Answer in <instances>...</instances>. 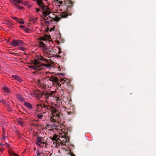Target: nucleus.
<instances>
[{
  "mask_svg": "<svg viewBox=\"0 0 156 156\" xmlns=\"http://www.w3.org/2000/svg\"><path fill=\"white\" fill-rule=\"evenodd\" d=\"M57 85L58 86V87H60V86L61 85V84L59 83H58L57 84Z\"/></svg>",
  "mask_w": 156,
  "mask_h": 156,
  "instance_id": "nucleus-35",
  "label": "nucleus"
},
{
  "mask_svg": "<svg viewBox=\"0 0 156 156\" xmlns=\"http://www.w3.org/2000/svg\"><path fill=\"white\" fill-rule=\"evenodd\" d=\"M5 134H3L2 135V137L1 139V140L2 141H4L5 140Z\"/></svg>",
  "mask_w": 156,
  "mask_h": 156,
  "instance_id": "nucleus-26",
  "label": "nucleus"
},
{
  "mask_svg": "<svg viewBox=\"0 0 156 156\" xmlns=\"http://www.w3.org/2000/svg\"><path fill=\"white\" fill-rule=\"evenodd\" d=\"M37 117L39 119H42L43 117V115L40 114H39L37 115Z\"/></svg>",
  "mask_w": 156,
  "mask_h": 156,
  "instance_id": "nucleus-24",
  "label": "nucleus"
},
{
  "mask_svg": "<svg viewBox=\"0 0 156 156\" xmlns=\"http://www.w3.org/2000/svg\"><path fill=\"white\" fill-rule=\"evenodd\" d=\"M23 30L25 31L26 32H28L30 31L26 27H25Z\"/></svg>",
  "mask_w": 156,
  "mask_h": 156,
  "instance_id": "nucleus-25",
  "label": "nucleus"
},
{
  "mask_svg": "<svg viewBox=\"0 0 156 156\" xmlns=\"http://www.w3.org/2000/svg\"><path fill=\"white\" fill-rule=\"evenodd\" d=\"M22 6H21V7H19V8H20V9H21V8H22Z\"/></svg>",
  "mask_w": 156,
  "mask_h": 156,
  "instance_id": "nucleus-40",
  "label": "nucleus"
},
{
  "mask_svg": "<svg viewBox=\"0 0 156 156\" xmlns=\"http://www.w3.org/2000/svg\"><path fill=\"white\" fill-rule=\"evenodd\" d=\"M37 59H35L33 64L28 66L32 69L39 70L42 68V65L46 67L50 68L52 67V62L50 59H47L41 55H37Z\"/></svg>",
  "mask_w": 156,
  "mask_h": 156,
  "instance_id": "nucleus-1",
  "label": "nucleus"
},
{
  "mask_svg": "<svg viewBox=\"0 0 156 156\" xmlns=\"http://www.w3.org/2000/svg\"><path fill=\"white\" fill-rule=\"evenodd\" d=\"M60 137H66V132L64 129H61L59 132Z\"/></svg>",
  "mask_w": 156,
  "mask_h": 156,
  "instance_id": "nucleus-11",
  "label": "nucleus"
},
{
  "mask_svg": "<svg viewBox=\"0 0 156 156\" xmlns=\"http://www.w3.org/2000/svg\"><path fill=\"white\" fill-rule=\"evenodd\" d=\"M0 102H1L2 103H3L5 105H6V103L4 101L2 100H2H0Z\"/></svg>",
  "mask_w": 156,
  "mask_h": 156,
  "instance_id": "nucleus-29",
  "label": "nucleus"
},
{
  "mask_svg": "<svg viewBox=\"0 0 156 156\" xmlns=\"http://www.w3.org/2000/svg\"><path fill=\"white\" fill-rule=\"evenodd\" d=\"M10 2L13 4L16 3L23 4V2L21 0H9Z\"/></svg>",
  "mask_w": 156,
  "mask_h": 156,
  "instance_id": "nucleus-15",
  "label": "nucleus"
},
{
  "mask_svg": "<svg viewBox=\"0 0 156 156\" xmlns=\"http://www.w3.org/2000/svg\"><path fill=\"white\" fill-rule=\"evenodd\" d=\"M37 106L38 109L37 110L38 111L43 108H45V109H46L48 111V114L50 115L49 116H50V119L51 122H56L57 119L58 118V112L55 108H52L49 105H46L42 104H38Z\"/></svg>",
  "mask_w": 156,
  "mask_h": 156,
  "instance_id": "nucleus-2",
  "label": "nucleus"
},
{
  "mask_svg": "<svg viewBox=\"0 0 156 156\" xmlns=\"http://www.w3.org/2000/svg\"><path fill=\"white\" fill-rule=\"evenodd\" d=\"M12 78L14 79L17 80L18 81L20 82L21 83L22 81V79L19 76L14 75L12 76Z\"/></svg>",
  "mask_w": 156,
  "mask_h": 156,
  "instance_id": "nucleus-14",
  "label": "nucleus"
},
{
  "mask_svg": "<svg viewBox=\"0 0 156 156\" xmlns=\"http://www.w3.org/2000/svg\"><path fill=\"white\" fill-rule=\"evenodd\" d=\"M58 126L53 124H47L45 126V128L46 130L54 131L57 129Z\"/></svg>",
  "mask_w": 156,
  "mask_h": 156,
  "instance_id": "nucleus-10",
  "label": "nucleus"
},
{
  "mask_svg": "<svg viewBox=\"0 0 156 156\" xmlns=\"http://www.w3.org/2000/svg\"><path fill=\"white\" fill-rule=\"evenodd\" d=\"M70 6H72V3L71 2V3H70Z\"/></svg>",
  "mask_w": 156,
  "mask_h": 156,
  "instance_id": "nucleus-38",
  "label": "nucleus"
},
{
  "mask_svg": "<svg viewBox=\"0 0 156 156\" xmlns=\"http://www.w3.org/2000/svg\"><path fill=\"white\" fill-rule=\"evenodd\" d=\"M13 156H19V155H18L17 154H16V153H14L13 154Z\"/></svg>",
  "mask_w": 156,
  "mask_h": 156,
  "instance_id": "nucleus-34",
  "label": "nucleus"
},
{
  "mask_svg": "<svg viewBox=\"0 0 156 156\" xmlns=\"http://www.w3.org/2000/svg\"><path fill=\"white\" fill-rule=\"evenodd\" d=\"M54 91H50V92H48L45 94H44L45 98L48 99H50L51 102H53L54 103H59L60 100L58 98L53 96V94L54 93Z\"/></svg>",
  "mask_w": 156,
  "mask_h": 156,
  "instance_id": "nucleus-6",
  "label": "nucleus"
},
{
  "mask_svg": "<svg viewBox=\"0 0 156 156\" xmlns=\"http://www.w3.org/2000/svg\"><path fill=\"white\" fill-rule=\"evenodd\" d=\"M4 145L1 142H0V146H3Z\"/></svg>",
  "mask_w": 156,
  "mask_h": 156,
  "instance_id": "nucleus-36",
  "label": "nucleus"
},
{
  "mask_svg": "<svg viewBox=\"0 0 156 156\" xmlns=\"http://www.w3.org/2000/svg\"><path fill=\"white\" fill-rule=\"evenodd\" d=\"M55 26H53L51 28H50V30H49V29L48 27H47V28L46 29V30H47V32H48V31H50V32H51L52 31H55V30L56 31V30H55Z\"/></svg>",
  "mask_w": 156,
  "mask_h": 156,
  "instance_id": "nucleus-19",
  "label": "nucleus"
},
{
  "mask_svg": "<svg viewBox=\"0 0 156 156\" xmlns=\"http://www.w3.org/2000/svg\"><path fill=\"white\" fill-rule=\"evenodd\" d=\"M11 44L13 47H18L19 49L22 51H25L26 50V44L20 40H13Z\"/></svg>",
  "mask_w": 156,
  "mask_h": 156,
  "instance_id": "nucleus-5",
  "label": "nucleus"
},
{
  "mask_svg": "<svg viewBox=\"0 0 156 156\" xmlns=\"http://www.w3.org/2000/svg\"><path fill=\"white\" fill-rule=\"evenodd\" d=\"M47 141L45 137L38 136L36 138L35 143L38 147L43 149L45 152H47L48 154L49 151H47V150L49 146L47 144Z\"/></svg>",
  "mask_w": 156,
  "mask_h": 156,
  "instance_id": "nucleus-3",
  "label": "nucleus"
},
{
  "mask_svg": "<svg viewBox=\"0 0 156 156\" xmlns=\"http://www.w3.org/2000/svg\"><path fill=\"white\" fill-rule=\"evenodd\" d=\"M37 94H38V96L37 98V99H39L38 97L41 96V94L40 93V92H38Z\"/></svg>",
  "mask_w": 156,
  "mask_h": 156,
  "instance_id": "nucleus-28",
  "label": "nucleus"
},
{
  "mask_svg": "<svg viewBox=\"0 0 156 156\" xmlns=\"http://www.w3.org/2000/svg\"><path fill=\"white\" fill-rule=\"evenodd\" d=\"M4 149V148H2L1 149V150H3Z\"/></svg>",
  "mask_w": 156,
  "mask_h": 156,
  "instance_id": "nucleus-39",
  "label": "nucleus"
},
{
  "mask_svg": "<svg viewBox=\"0 0 156 156\" xmlns=\"http://www.w3.org/2000/svg\"><path fill=\"white\" fill-rule=\"evenodd\" d=\"M2 89L4 92L7 94H9L10 92L9 89L7 87L5 86L3 87Z\"/></svg>",
  "mask_w": 156,
  "mask_h": 156,
  "instance_id": "nucleus-16",
  "label": "nucleus"
},
{
  "mask_svg": "<svg viewBox=\"0 0 156 156\" xmlns=\"http://www.w3.org/2000/svg\"><path fill=\"white\" fill-rule=\"evenodd\" d=\"M24 105L28 108H32L31 105L29 103L25 102L24 104Z\"/></svg>",
  "mask_w": 156,
  "mask_h": 156,
  "instance_id": "nucleus-22",
  "label": "nucleus"
},
{
  "mask_svg": "<svg viewBox=\"0 0 156 156\" xmlns=\"http://www.w3.org/2000/svg\"><path fill=\"white\" fill-rule=\"evenodd\" d=\"M60 137L59 135H55L52 137V140L56 141H58V142Z\"/></svg>",
  "mask_w": 156,
  "mask_h": 156,
  "instance_id": "nucleus-18",
  "label": "nucleus"
},
{
  "mask_svg": "<svg viewBox=\"0 0 156 156\" xmlns=\"http://www.w3.org/2000/svg\"><path fill=\"white\" fill-rule=\"evenodd\" d=\"M25 27H24V26L23 25H21V26H20V27L21 28H22L23 29Z\"/></svg>",
  "mask_w": 156,
  "mask_h": 156,
  "instance_id": "nucleus-33",
  "label": "nucleus"
},
{
  "mask_svg": "<svg viewBox=\"0 0 156 156\" xmlns=\"http://www.w3.org/2000/svg\"><path fill=\"white\" fill-rule=\"evenodd\" d=\"M39 6L41 8L42 10L43 11V14L44 15L48 16L50 14L49 12L50 9L48 6L44 5L42 1L40 4H39Z\"/></svg>",
  "mask_w": 156,
  "mask_h": 156,
  "instance_id": "nucleus-8",
  "label": "nucleus"
},
{
  "mask_svg": "<svg viewBox=\"0 0 156 156\" xmlns=\"http://www.w3.org/2000/svg\"><path fill=\"white\" fill-rule=\"evenodd\" d=\"M40 11V10L38 8L36 9V11L37 12H38Z\"/></svg>",
  "mask_w": 156,
  "mask_h": 156,
  "instance_id": "nucleus-32",
  "label": "nucleus"
},
{
  "mask_svg": "<svg viewBox=\"0 0 156 156\" xmlns=\"http://www.w3.org/2000/svg\"><path fill=\"white\" fill-rule=\"evenodd\" d=\"M46 80L48 81V83L46 87H51L54 84V83H57L58 80L57 77L51 76L46 77L45 78V81Z\"/></svg>",
  "mask_w": 156,
  "mask_h": 156,
  "instance_id": "nucleus-7",
  "label": "nucleus"
},
{
  "mask_svg": "<svg viewBox=\"0 0 156 156\" xmlns=\"http://www.w3.org/2000/svg\"><path fill=\"white\" fill-rule=\"evenodd\" d=\"M2 23L5 24L9 28L11 29L12 27V26L10 24L9 22H3Z\"/></svg>",
  "mask_w": 156,
  "mask_h": 156,
  "instance_id": "nucleus-20",
  "label": "nucleus"
},
{
  "mask_svg": "<svg viewBox=\"0 0 156 156\" xmlns=\"http://www.w3.org/2000/svg\"><path fill=\"white\" fill-rule=\"evenodd\" d=\"M48 81H45V79L44 80L41 79L38 81L37 85L38 86L41 88L46 89L50 87H46V85H47Z\"/></svg>",
  "mask_w": 156,
  "mask_h": 156,
  "instance_id": "nucleus-9",
  "label": "nucleus"
},
{
  "mask_svg": "<svg viewBox=\"0 0 156 156\" xmlns=\"http://www.w3.org/2000/svg\"><path fill=\"white\" fill-rule=\"evenodd\" d=\"M36 154H37V155H41V154H42V153H41V152H40L39 151H38V150L37 151V152H36Z\"/></svg>",
  "mask_w": 156,
  "mask_h": 156,
  "instance_id": "nucleus-27",
  "label": "nucleus"
},
{
  "mask_svg": "<svg viewBox=\"0 0 156 156\" xmlns=\"http://www.w3.org/2000/svg\"><path fill=\"white\" fill-rule=\"evenodd\" d=\"M51 38L50 36L44 35V36L41 37L38 40V43L39 45V46L41 47L43 51L45 50L46 49L45 44L47 41H50Z\"/></svg>",
  "mask_w": 156,
  "mask_h": 156,
  "instance_id": "nucleus-4",
  "label": "nucleus"
},
{
  "mask_svg": "<svg viewBox=\"0 0 156 156\" xmlns=\"http://www.w3.org/2000/svg\"><path fill=\"white\" fill-rule=\"evenodd\" d=\"M60 81L61 82H62V83H64V82H65V80H64V79H61V81Z\"/></svg>",
  "mask_w": 156,
  "mask_h": 156,
  "instance_id": "nucleus-30",
  "label": "nucleus"
},
{
  "mask_svg": "<svg viewBox=\"0 0 156 156\" xmlns=\"http://www.w3.org/2000/svg\"><path fill=\"white\" fill-rule=\"evenodd\" d=\"M12 18L19 23L23 24L24 23V21L22 19H19L18 18L16 17H13Z\"/></svg>",
  "mask_w": 156,
  "mask_h": 156,
  "instance_id": "nucleus-12",
  "label": "nucleus"
},
{
  "mask_svg": "<svg viewBox=\"0 0 156 156\" xmlns=\"http://www.w3.org/2000/svg\"><path fill=\"white\" fill-rule=\"evenodd\" d=\"M61 17L62 18H66L67 16L68 15L67 13L66 12L62 13L61 15Z\"/></svg>",
  "mask_w": 156,
  "mask_h": 156,
  "instance_id": "nucleus-23",
  "label": "nucleus"
},
{
  "mask_svg": "<svg viewBox=\"0 0 156 156\" xmlns=\"http://www.w3.org/2000/svg\"><path fill=\"white\" fill-rule=\"evenodd\" d=\"M66 137H60L59 138V141L63 145L65 144L67 141Z\"/></svg>",
  "mask_w": 156,
  "mask_h": 156,
  "instance_id": "nucleus-13",
  "label": "nucleus"
},
{
  "mask_svg": "<svg viewBox=\"0 0 156 156\" xmlns=\"http://www.w3.org/2000/svg\"><path fill=\"white\" fill-rule=\"evenodd\" d=\"M7 144V145H6V146L7 147H9V145L8 144Z\"/></svg>",
  "mask_w": 156,
  "mask_h": 156,
  "instance_id": "nucleus-37",
  "label": "nucleus"
},
{
  "mask_svg": "<svg viewBox=\"0 0 156 156\" xmlns=\"http://www.w3.org/2000/svg\"><path fill=\"white\" fill-rule=\"evenodd\" d=\"M17 121L18 123L21 126H23L24 124V121L21 118H19L17 119Z\"/></svg>",
  "mask_w": 156,
  "mask_h": 156,
  "instance_id": "nucleus-17",
  "label": "nucleus"
},
{
  "mask_svg": "<svg viewBox=\"0 0 156 156\" xmlns=\"http://www.w3.org/2000/svg\"><path fill=\"white\" fill-rule=\"evenodd\" d=\"M59 75H60L62 76H65V75L64 74V73H59Z\"/></svg>",
  "mask_w": 156,
  "mask_h": 156,
  "instance_id": "nucleus-31",
  "label": "nucleus"
},
{
  "mask_svg": "<svg viewBox=\"0 0 156 156\" xmlns=\"http://www.w3.org/2000/svg\"><path fill=\"white\" fill-rule=\"evenodd\" d=\"M16 97L20 101L22 102L23 101V98L19 95H17Z\"/></svg>",
  "mask_w": 156,
  "mask_h": 156,
  "instance_id": "nucleus-21",
  "label": "nucleus"
}]
</instances>
